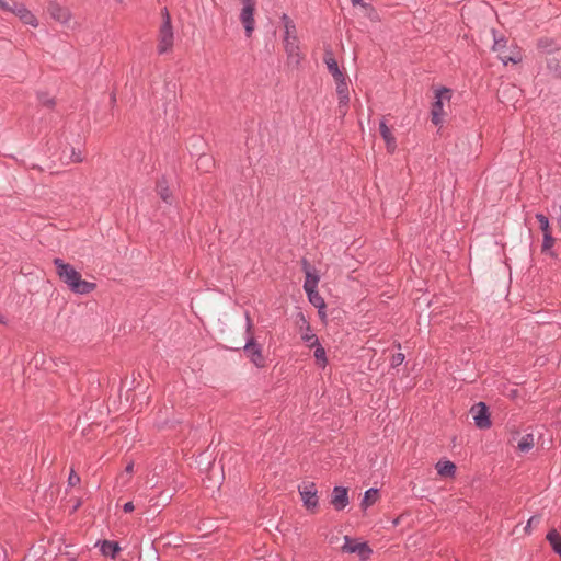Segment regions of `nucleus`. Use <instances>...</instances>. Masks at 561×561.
I'll use <instances>...</instances> for the list:
<instances>
[{
    "instance_id": "nucleus-4",
    "label": "nucleus",
    "mask_w": 561,
    "mask_h": 561,
    "mask_svg": "<svg viewBox=\"0 0 561 561\" xmlns=\"http://www.w3.org/2000/svg\"><path fill=\"white\" fill-rule=\"evenodd\" d=\"M451 96V90L448 88H439L435 91V102L432 105V123L438 126L443 123V102L449 101Z\"/></svg>"
},
{
    "instance_id": "nucleus-22",
    "label": "nucleus",
    "mask_w": 561,
    "mask_h": 561,
    "mask_svg": "<svg viewBox=\"0 0 561 561\" xmlns=\"http://www.w3.org/2000/svg\"><path fill=\"white\" fill-rule=\"evenodd\" d=\"M537 45H538V48H540L542 51H545L547 54H552L559 49L556 41L552 38H549V37H542V38L538 39Z\"/></svg>"
},
{
    "instance_id": "nucleus-37",
    "label": "nucleus",
    "mask_w": 561,
    "mask_h": 561,
    "mask_svg": "<svg viewBox=\"0 0 561 561\" xmlns=\"http://www.w3.org/2000/svg\"><path fill=\"white\" fill-rule=\"evenodd\" d=\"M336 93H337V96L343 95V94H350L348 83L344 82V83L336 84Z\"/></svg>"
},
{
    "instance_id": "nucleus-35",
    "label": "nucleus",
    "mask_w": 561,
    "mask_h": 561,
    "mask_svg": "<svg viewBox=\"0 0 561 561\" xmlns=\"http://www.w3.org/2000/svg\"><path fill=\"white\" fill-rule=\"evenodd\" d=\"M540 523V516H531L528 522H527V525L525 527V531L526 533H529V528L533 527V526H537L538 524Z\"/></svg>"
},
{
    "instance_id": "nucleus-16",
    "label": "nucleus",
    "mask_w": 561,
    "mask_h": 561,
    "mask_svg": "<svg viewBox=\"0 0 561 561\" xmlns=\"http://www.w3.org/2000/svg\"><path fill=\"white\" fill-rule=\"evenodd\" d=\"M309 302L318 309V313L320 318L324 319L327 317L324 309H325V301L322 298V296L319 294L318 289H312L309 291H306Z\"/></svg>"
},
{
    "instance_id": "nucleus-6",
    "label": "nucleus",
    "mask_w": 561,
    "mask_h": 561,
    "mask_svg": "<svg viewBox=\"0 0 561 561\" xmlns=\"http://www.w3.org/2000/svg\"><path fill=\"white\" fill-rule=\"evenodd\" d=\"M342 552L356 553L362 561H366L370 558L373 550L367 542H358L351 537L345 536Z\"/></svg>"
},
{
    "instance_id": "nucleus-11",
    "label": "nucleus",
    "mask_w": 561,
    "mask_h": 561,
    "mask_svg": "<svg viewBox=\"0 0 561 561\" xmlns=\"http://www.w3.org/2000/svg\"><path fill=\"white\" fill-rule=\"evenodd\" d=\"M13 13L24 23L36 27L38 25V21L36 16L23 4L18 3L13 4Z\"/></svg>"
},
{
    "instance_id": "nucleus-44",
    "label": "nucleus",
    "mask_w": 561,
    "mask_h": 561,
    "mask_svg": "<svg viewBox=\"0 0 561 561\" xmlns=\"http://www.w3.org/2000/svg\"><path fill=\"white\" fill-rule=\"evenodd\" d=\"M111 101H112L113 103L116 101V96H115V94H114V93H112V95H111Z\"/></svg>"
},
{
    "instance_id": "nucleus-42",
    "label": "nucleus",
    "mask_w": 561,
    "mask_h": 561,
    "mask_svg": "<svg viewBox=\"0 0 561 561\" xmlns=\"http://www.w3.org/2000/svg\"><path fill=\"white\" fill-rule=\"evenodd\" d=\"M353 5L362 4L363 0H351Z\"/></svg>"
},
{
    "instance_id": "nucleus-2",
    "label": "nucleus",
    "mask_w": 561,
    "mask_h": 561,
    "mask_svg": "<svg viewBox=\"0 0 561 561\" xmlns=\"http://www.w3.org/2000/svg\"><path fill=\"white\" fill-rule=\"evenodd\" d=\"M252 320L248 312H245V333L247 340L243 346V351L245 356L256 366L263 367L265 364V359L262 354V346L254 340L252 336Z\"/></svg>"
},
{
    "instance_id": "nucleus-10",
    "label": "nucleus",
    "mask_w": 561,
    "mask_h": 561,
    "mask_svg": "<svg viewBox=\"0 0 561 561\" xmlns=\"http://www.w3.org/2000/svg\"><path fill=\"white\" fill-rule=\"evenodd\" d=\"M254 11H255V8H251V7L247 5V7H243L240 12L239 18L244 27L247 37H251V35L255 28Z\"/></svg>"
},
{
    "instance_id": "nucleus-17",
    "label": "nucleus",
    "mask_w": 561,
    "mask_h": 561,
    "mask_svg": "<svg viewBox=\"0 0 561 561\" xmlns=\"http://www.w3.org/2000/svg\"><path fill=\"white\" fill-rule=\"evenodd\" d=\"M284 47L288 58L298 64L300 61L298 37L293 36L291 38H284Z\"/></svg>"
},
{
    "instance_id": "nucleus-8",
    "label": "nucleus",
    "mask_w": 561,
    "mask_h": 561,
    "mask_svg": "<svg viewBox=\"0 0 561 561\" xmlns=\"http://www.w3.org/2000/svg\"><path fill=\"white\" fill-rule=\"evenodd\" d=\"M330 503L336 511L344 510L350 504L348 489L344 486H334Z\"/></svg>"
},
{
    "instance_id": "nucleus-43",
    "label": "nucleus",
    "mask_w": 561,
    "mask_h": 561,
    "mask_svg": "<svg viewBox=\"0 0 561 561\" xmlns=\"http://www.w3.org/2000/svg\"><path fill=\"white\" fill-rule=\"evenodd\" d=\"M7 322V318L5 316H3L1 312H0V323H5Z\"/></svg>"
},
{
    "instance_id": "nucleus-41",
    "label": "nucleus",
    "mask_w": 561,
    "mask_h": 561,
    "mask_svg": "<svg viewBox=\"0 0 561 561\" xmlns=\"http://www.w3.org/2000/svg\"><path fill=\"white\" fill-rule=\"evenodd\" d=\"M133 470H134V463H133V462H130V463H128V465L126 466L125 471H126L127 473H131V472H133Z\"/></svg>"
},
{
    "instance_id": "nucleus-38",
    "label": "nucleus",
    "mask_w": 561,
    "mask_h": 561,
    "mask_svg": "<svg viewBox=\"0 0 561 561\" xmlns=\"http://www.w3.org/2000/svg\"><path fill=\"white\" fill-rule=\"evenodd\" d=\"M83 159L80 152H76L75 149H71V161L72 162H81Z\"/></svg>"
},
{
    "instance_id": "nucleus-32",
    "label": "nucleus",
    "mask_w": 561,
    "mask_h": 561,
    "mask_svg": "<svg viewBox=\"0 0 561 561\" xmlns=\"http://www.w3.org/2000/svg\"><path fill=\"white\" fill-rule=\"evenodd\" d=\"M15 0H0V9L13 13V4H18Z\"/></svg>"
},
{
    "instance_id": "nucleus-9",
    "label": "nucleus",
    "mask_w": 561,
    "mask_h": 561,
    "mask_svg": "<svg viewBox=\"0 0 561 561\" xmlns=\"http://www.w3.org/2000/svg\"><path fill=\"white\" fill-rule=\"evenodd\" d=\"M47 12L55 21L66 24L70 20V12L67 8L61 7L56 1H49Z\"/></svg>"
},
{
    "instance_id": "nucleus-23",
    "label": "nucleus",
    "mask_w": 561,
    "mask_h": 561,
    "mask_svg": "<svg viewBox=\"0 0 561 561\" xmlns=\"http://www.w3.org/2000/svg\"><path fill=\"white\" fill-rule=\"evenodd\" d=\"M323 61L327 65V68L331 75L340 71L336 59L333 57L331 49H327L324 53Z\"/></svg>"
},
{
    "instance_id": "nucleus-26",
    "label": "nucleus",
    "mask_w": 561,
    "mask_h": 561,
    "mask_svg": "<svg viewBox=\"0 0 561 561\" xmlns=\"http://www.w3.org/2000/svg\"><path fill=\"white\" fill-rule=\"evenodd\" d=\"M493 50L501 51L504 50L507 44V38L504 35H497V33L493 30Z\"/></svg>"
},
{
    "instance_id": "nucleus-27",
    "label": "nucleus",
    "mask_w": 561,
    "mask_h": 561,
    "mask_svg": "<svg viewBox=\"0 0 561 561\" xmlns=\"http://www.w3.org/2000/svg\"><path fill=\"white\" fill-rule=\"evenodd\" d=\"M499 53H500L499 57L504 65H507L508 62L518 64L522 61V57H520L519 53H517L515 55H508V53H506L505 49L501 50Z\"/></svg>"
},
{
    "instance_id": "nucleus-33",
    "label": "nucleus",
    "mask_w": 561,
    "mask_h": 561,
    "mask_svg": "<svg viewBox=\"0 0 561 561\" xmlns=\"http://www.w3.org/2000/svg\"><path fill=\"white\" fill-rule=\"evenodd\" d=\"M81 481L79 474L75 472V470H71L68 477V485L69 486H76Z\"/></svg>"
},
{
    "instance_id": "nucleus-1",
    "label": "nucleus",
    "mask_w": 561,
    "mask_h": 561,
    "mask_svg": "<svg viewBox=\"0 0 561 561\" xmlns=\"http://www.w3.org/2000/svg\"><path fill=\"white\" fill-rule=\"evenodd\" d=\"M53 262L56 267V274L72 293L87 295L95 289L96 284L82 279L81 274L71 264L66 263L59 257L54 259Z\"/></svg>"
},
{
    "instance_id": "nucleus-19",
    "label": "nucleus",
    "mask_w": 561,
    "mask_h": 561,
    "mask_svg": "<svg viewBox=\"0 0 561 561\" xmlns=\"http://www.w3.org/2000/svg\"><path fill=\"white\" fill-rule=\"evenodd\" d=\"M436 470L440 477L451 478L456 473V465L450 460H439L436 463Z\"/></svg>"
},
{
    "instance_id": "nucleus-12",
    "label": "nucleus",
    "mask_w": 561,
    "mask_h": 561,
    "mask_svg": "<svg viewBox=\"0 0 561 561\" xmlns=\"http://www.w3.org/2000/svg\"><path fill=\"white\" fill-rule=\"evenodd\" d=\"M301 265H302V270L306 273V279H305V283H304L305 291L317 289L318 288V283H319L318 274L311 271L310 264H309V262L306 259H304L301 261Z\"/></svg>"
},
{
    "instance_id": "nucleus-29",
    "label": "nucleus",
    "mask_w": 561,
    "mask_h": 561,
    "mask_svg": "<svg viewBox=\"0 0 561 561\" xmlns=\"http://www.w3.org/2000/svg\"><path fill=\"white\" fill-rule=\"evenodd\" d=\"M536 219L539 222L542 233L550 232L549 219L546 215L538 213V214H536Z\"/></svg>"
},
{
    "instance_id": "nucleus-24",
    "label": "nucleus",
    "mask_w": 561,
    "mask_h": 561,
    "mask_svg": "<svg viewBox=\"0 0 561 561\" xmlns=\"http://www.w3.org/2000/svg\"><path fill=\"white\" fill-rule=\"evenodd\" d=\"M313 347L317 365L321 368H325L328 364V358L324 347L320 343L316 344Z\"/></svg>"
},
{
    "instance_id": "nucleus-15",
    "label": "nucleus",
    "mask_w": 561,
    "mask_h": 561,
    "mask_svg": "<svg viewBox=\"0 0 561 561\" xmlns=\"http://www.w3.org/2000/svg\"><path fill=\"white\" fill-rule=\"evenodd\" d=\"M300 320H301V329H305V332L301 334V340L306 343V345L310 348H313V346L319 342V339L318 336L312 333L311 331V327L309 324V322L307 321V319L304 317V314H300Z\"/></svg>"
},
{
    "instance_id": "nucleus-31",
    "label": "nucleus",
    "mask_w": 561,
    "mask_h": 561,
    "mask_svg": "<svg viewBox=\"0 0 561 561\" xmlns=\"http://www.w3.org/2000/svg\"><path fill=\"white\" fill-rule=\"evenodd\" d=\"M348 103H350V94L339 95V111L342 114L346 113V108L348 106Z\"/></svg>"
},
{
    "instance_id": "nucleus-25",
    "label": "nucleus",
    "mask_w": 561,
    "mask_h": 561,
    "mask_svg": "<svg viewBox=\"0 0 561 561\" xmlns=\"http://www.w3.org/2000/svg\"><path fill=\"white\" fill-rule=\"evenodd\" d=\"M534 435L526 434L518 443V449L523 453H528L534 447Z\"/></svg>"
},
{
    "instance_id": "nucleus-13",
    "label": "nucleus",
    "mask_w": 561,
    "mask_h": 561,
    "mask_svg": "<svg viewBox=\"0 0 561 561\" xmlns=\"http://www.w3.org/2000/svg\"><path fill=\"white\" fill-rule=\"evenodd\" d=\"M156 192L165 204H172L173 196L165 176H161L157 180Z\"/></svg>"
},
{
    "instance_id": "nucleus-30",
    "label": "nucleus",
    "mask_w": 561,
    "mask_h": 561,
    "mask_svg": "<svg viewBox=\"0 0 561 561\" xmlns=\"http://www.w3.org/2000/svg\"><path fill=\"white\" fill-rule=\"evenodd\" d=\"M554 244V238L552 237L551 232L543 233V240L541 250L542 252H547L550 250Z\"/></svg>"
},
{
    "instance_id": "nucleus-28",
    "label": "nucleus",
    "mask_w": 561,
    "mask_h": 561,
    "mask_svg": "<svg viewBox=\"0 0 561 561\" xmlns=\"http://www.w3.org/2000/svg\"><path fill=\"white\" fill-rule=\"evenodd\" d=\"M37 100H38V102H39L43 106H45V107H47V108H53V107L55 106V104H56L55 99H54V98H50V96H49L47 93H45V92H38V93H37Z\"/></svg>"
},
{
    "instance_id": "nucleus-36",
    "label": "nucleus",
    "mask_w": 561,
    "mask_h": 561,
    "mask_svg": "<svg viewBox=\"0 0 561 561\" xmlns=\"http://www.w3.org/2000/svg\"><path fill=\"white\" fill-rule=\"evenodd\" d=\"M335 84L347 82V77L345 73H343L341 70L336 73L332 75Z\"/></svg>"
},
{
    "instance_id": "nucleus-5",
    "label": "nucleus",
    "mask_w": 561,
    "mask_h": 561,
    "mask_svg": "<svg viewBox=\"0 0 561 561\" xmlns=\"http://www.w3.org/2000/svg\"><path fill=\"white\" fill-rule=\"evenodd\" d=\"M298 491L304 506L308 511H314L319 504L318 490L316 484L310 481L302 482V484L298 486Z\"/></svg>"
},
{
    "instance_id": "nucleus-18",
    "label": "nucleus",
    "mask_w": 561,
    "mask_h": 561,
    "mask_svg": "<svg viewBox=\"0 0 561 561\" xmlns=\"http://www.w3.org/2000/svg\"><path fill=\"white\" fill-rule=\"evenodd\" d=\"M379 131H380L382 139L386 142L387 150L389 152H393L397 148V141H396V138L392 135L390 128L387 126V124L383 119L379 124Z\"/></svg>"
},
{
    "instance_id": "nucleus-21",
    "label": "nucleus",
    "mask_w": 561,
    "mask_h": 561,
    "mask_svg": "<svg viewBox=\"0 0 561 561\" xmlns=\"http://www.w3.org/2000/svg\"><path fill=\"white\" fill-rule=\"evenodd\" d=\"M379 495V490L376 488H370L364 493V497L362 500L360 506L363 508H367L376 503Z\"/></svg>"
},
{
    "instance_id": "nucleus-20",
    "label": "nucleus",
    "mask_w": 561,
    "mask_h": 561,
    "mask_svg": "<svg viewBox=\"0 0 561 561\" xmlns=\"http://www.w3.org/2000/svg\"><path fill=\"white\" fill-rule=\"evenodd\" d=\"M280 20L285 28L284 38H291L293 36H297V30L294 21L285 13L280 16Z\"/></svg>"
},
{
    "instance_id": "nucleus-7",
    "label": "nucleus",
    "mask_w": 561,
    "mask_h": 561,
    "mask_svg": "<svg viewBox=\"0 0 561 561\" xmlns=\"http://www.w3.org/2000/svg\"><path fill=\"white\" fill-rule=\"evenodd\" d=\"M474 425L480 430L490 428L492 425L489 407L484 402H478L470 409Z\"/></svg>"
},
{
    "instance_id": "nucleus-3",
    "label": "nucleus",
    "mask_w": 561,
    "mask_h": 561,
    "mask_svg": "<svg viewBox=\"0 0 561 561\" xmlns=\"http://www.w3.org/2000/svg\"><path fill=\"white\" fill-rule=\"evenodd\" d=\"M163 22L159 31V44L158 53L165 54L173 46V28L171 24V18L167 8L162 10Z\"/></svg>"
},
{
    "instance_id": "nucleus-34",
    "label": "nucleus",
    "mask_w": 561,
    "mask_h": 561,
    "mask_svg": "<svg viewBox=\"0 0 561 561\" xmlns=\"http://www.w3.org/2000/svg\"><path fill=\"white\" fill-rule=\"evenodd\" d=\"M404 358H405L404 354H402V353L393 354L392 358H391V366L392 367L400 366L403 363Z\"/></svg>"
},
{
    "instance_id": "nucleus-14",
    "label": "nucleus",
    "mask_w": 561,
    "mask_h": 561,
    "mask_svg": "<svg viewBox=\"0 0 561 561\" xmlns=\"http://www.w3.org/2000/svg\"><path fill=\"white\" fill-rule=\"evenodd\" d=\"M96 546L100 547V551L104 557H110L111 559H115L118 552L122 550L117 541L106 539L98 541Z\"/></svg>"
},
{
    "instance_id": "nucleus-40",
    "label": "nucleus",
    "mask_w": 561,
    "mask_h": 561,
    "mask_svg": "<svg viewBox=\"0 0 561 561\" xmlns=\"http://www.w3.org/2000/svg\"><path fill=\"white\" fill-rule=\"evenodd\" d=\"M243 7H251V8H255L256 5V1L255 0H241Z\"/></svg>"
},
{
    "instance_id": "nucleus-39",
    "label": "nucleus",
    "mask_w": 561,
    "mask_h": 561,
    "mask_svg": "<svg viewBox=\"0 0 561 561\" xmlns=\"http://www.w3.org/2000/svg\"><path fill=\"white\" fill-rule=\"evenodd\" d=\"M123 511H124L125 513H130V512H133V511H134V504H133V502H127V503H125V504H124V506H123Z\"/></svg>"
}]
</instances>
